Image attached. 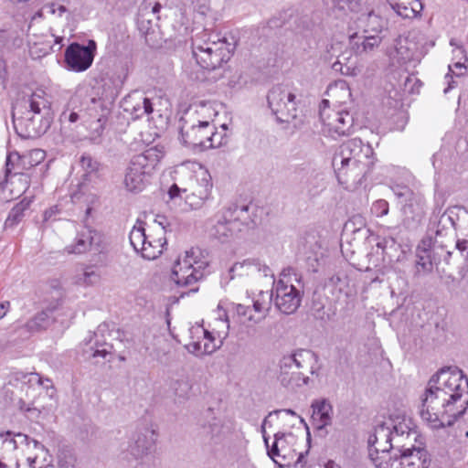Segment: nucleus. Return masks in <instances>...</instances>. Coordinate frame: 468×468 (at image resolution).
<instances>
[{
  "mask_svg": "<svg viewBox=\"0 0 468 468\" xmlns=\"http://www.w3.org/2000/svg\"><path fill=\"white\" fill-rule=\"evenodd\" d=\"M213 123L198 120L196 112L186 111L179 120V133L181 142L188 147L205 150Z\"/></svg>",
  "mask_w": 468,
  "mask_h": 468,
  "instance_id": "6",
  "label": "nucleus"
},
{
  "mask_svg": "<svg viewBox=\"0 0 468 468\" xmlns=\"http://www.w3.org/2000/svg\"><path fill=\"white\" fill-rule=\"evenodd\" d=\"M238 223L233 221L230 212L223 208L210 219L209 234L213 238L225 242L239 233Z\"/></svg>",
  "mask_w": 468,
  "mask_h": 468,
  "instance_id": "17",
  "label": "nucleus"
},
{
  "mask_svg": "<svg viewBox=\"0 0 468 468\" xmlns=\"http://www.w3.org/2000/svg\"><path fill=\"white\" fill-rule=\"evenodd\" d=\"M155 223H157L163 231V233L167 232L168 230L171 231V226L167 221V218L164 216H157L155 218Z\"/></svg>",
  "mask_w": 468,
  "mask_h": 468,
  "instance_id": "62",
  "label": "nucleus"
},
{
  "mask_svg": "<svg viewBox=\"0 0 468 468\" xmlns=\"http://www.w3.org/2000/svg\"><path fill=\"white\" fill-rule=\"evenodd\" d=\"M163 156V151L157 147L148 148L133 156L124 174L125 188L129 192H141L145 187L147 176L154 171Z\"/></svg>",
  "mask_w": 468,
  "mask_h": 468,
  "instance_id": "3",
  "label": "nucleus"
},
{
  "mask_svg": "<svg viewBox=\"0 0 468 468\" xmlns=\"http://www.w3.org/2000/svg\"><path fill=\"white\" fill-rule=\"evenodd\" d=\"M161 4L156 0H144L138 9L137 22L140 29L144 32H148L153 18L159 19V12L161 10Z\"/></svg>",
  "mask_w": 468,
  "mask_h": 468,
  "instance_id": "24",
  "label": "nucleus"
},
{
  "mask_svg": "<svg viewBox=\"0 0 468 468\" xmlns=\"http://www.w3.org/2000/svg\"><path fill=\"white\" fill-rule=\"evenodd\" d=\"M254 265H256L254 267L255 273L261 272L263 274V276H265V277H267V276L273 277V273L271 272V270L270 269V267L267 266L266 264H262L259 260L254 259Z\"/></svg>",
  "mask_w": 468,
  "mask_h": 468,
  "instance_id": "58",
  "label": "nucleus"
},
{
  "mask_svg": "<svg viewBox=\"0 0 468 468\" xmlns=\"http://www.w3.org/2000/svg\"><path fill=\"white\" fill-rule=\"evenodd\" d=\"M250 208L251 206L250 205L239 206L237 204H232L228 207H224L226 212L231 213L233 221L238 223V229L239 232L241 231L242 227H249L251 223L254 222L250 212Z\"/></svg>",
  "mask_w": 468,
  "mask_h": 468,
  "instance_id": "35",
  "label": "nucleus"
},
{
  "mask_svg": "<svg viewBox=\"0 0 468 468\" xmlns=\"http://www.w3.org/2000/svg\"><path fill=\"white\" fill-rule=\"evenodd\" d=\"M290 454V449L287 446L285 434L282 432H277L274 435V441L270 450H268V455L273 462L280 466L284 465L278 459L280 458L282 462H286Z\"/></svg>",
  "mask_w": 468,
  "mask_h": 468,
  "instance_id": "32",
  "label": "nucleus"
},
{
  "mask_svg": "<svg viewBox=\"0 0 468 468\" xmlns=\"http://www.w3.org/2000/svg\"><path fill=\"white\" fill-rule=\"evenodd\" d=\"M268 106L276 121L289 123L297 116L295 95L286 86L272 87L267 95Z\"/></svg>",
  "mask_w": 468,
  "mask_h": 468,
  "instance_id": "7",
  "label": "nucleus"
},
{
  "mask_svg": "<svg viewBox=\"0 0 468 468\" xmlns=\"http://www.w3.org/2000/svg\"><path fill=\"white\" fill-rule=\"evenodd\" d=\"M5 436L16 437L18 441V444L20 443V444L29 445V443H30V438L27 435L23 434L21 432L14 433L11 431H7L5 432H0V437H5Z\"/></svg>",
  "mask_w": 468,
  "mask_h": 468,
  "instance_id": "57",
  "label": "nucleus"
},
{
  "mask_svg": "<svg viewBox=\"0 0 468 468\" xmlns=\"http://www.w3.org/2000/svg\"><path fill=\"white\" fill-rule=\"evenodd\" d=\"M370 210L373 215L381 218L388 214L389 205L385 199H378L373 202Z\"/></svg>",
  "mask_w": 468,
  "mask_h": 468,
  "instance_id": "50",
  "label": "nucleus"
},
{
  "mask_svg": "<svg viewBox=\"0 0 468 468\" xmlns=\"http://www.w3.org/2000/svg\"><path fill=\"white\" fill-rule=\"evenodd\" d=\"M275 307L284 314H292L297 311L301 304V292L293 285L287 284L283 280H279L274 287Z\"/></svg>",
  "mask_w": 468,
  "mask_h": 468,
  "instance_id": "16",
  "label": "nucleus"
},
{
  "mask_svg": "<svg viewBox=\"0 0 468 468\" xmlns=\"http://www.w3.org/2000/svg\"><path fill=\"white\" fill-rule=\"evenodd\" d=\"M96 44L90 40L88 46L71 43L65 50V63L69 69L82 72L88 69L94 59Z\"/></svg>",
  "mask_w": 468,
  "mask_h": 468,
  "instance_id": "13",
  "label": "nucleus"
},
{
  "mask_svg": "<svg viewBox=\"0 0 468 468\" xmlns=\"http://www.w3.org/2000/svg\"><path fill=\"white\" fill-rule=\"evenodd\" d=\"M41 376L37 372L26 373L20 370H15L8 375V384L14 387L19 385H27L29 387L34 385V382H40Z\"/></svg>",
  "mask_w": 468,
  "mask_h": 468,
  "instance_id": "38",
  "label": "nucleus"
},
{
  "mask_svg": "<svg viewBox=\"0 0 468 468\" xmlns=\"http://www.w3.org/2000/svg\"><path fill=\"white\" fill-rule=\"evenodd\" d=\"M254 259H247L241 262L234 263L227 273L221 277V284L227 285L236 276L250 275L255 273Z\"/></svg>",
  "mask_w": 468,
  "mask_h": 468,
  "instance_id": "34",
  "label": "nucleus"
},
{
  "mask_svg": "<svg viewBox=\"0 0 468 468\" xmlns=\"http://www.w3.org/2000/svg\"><path fill=\"white\" fill-rule=\"evenodd\" d=\"M456 51L460 55L463 56V58H464V61L463 62L458 61V62L453 63L452 65H450L449 70L455 76L461 77V76L464 75V73L466 72L467 68H466L465 62L468 60V58L465 55V50L463 47H459Z\"/></svg>",
  "mask_w": 468,
  "mask_h": 468,
  "instance_id": "48",
  "label": "nucleus"
},
{
  "mask_svg": "<svg viewBox=\"0 0 468 468\" xmlns=\"http://www.w3.org/2000/svg\"><path fill=\"white\" fill-rule=\"evenodd\" d=\"M273 297V291L269 294L268 292H261L256 300L253 301V310L261 314V317L264 318L269 310L271 309V301Z\"/></svg>",
  "mask_w": 468,
  "mask_h": 468,
  "instance_id": "42",
  "label": "nucleus"
},
{
  "mask_svg": "<svg viewBox=\"0 0 468 468\" xmlns=\"http://www.w3.org/2000/svg\"><path fill=\"white\" fill-rule=\"evenodd\" d=\"M50 321L49 312L41 311L37 313L30 321L27 323V326L30 330H40L46 328Z\"/></svg>",
  "mask_w": 468,
  "mask_h": 468,
  "instance_id": "45",
  "label": "nucleus"
},
{
  "mask_svg": "<svg viewBox=\"0 0 468 468\" xmlns=\"http://www.w3.org/2000/svg\"><path fill=\"white\" fill-rule=\"evenodd\" d=\"M150 238L149 236L145 247H143L142 257L146 260H155L163 253L164 248L167 242L164 236H160L156 239Z\"/></svg>",
  "mask_w": 468,
  "mask_h": 468,
  "instance_id": "37",
  "label": "nucleus"
},
{
  "mask_svg": "<svg viewBox=\"0 0 468 468\" xmlns=\"http://www.w3.org/2000/svg\"><path fill=\"white\" fill-rule=\"evenodd\" d=\"M101 275L98 271L93 270L92 266H88L85 268L83 272V282L86 285H93L100 282Z\"/></svg>",
  "mask_w": 468,
  "mask_h": 468,
  "instance_id": "52",
  "label": "nucleus"
},
{
  "mask_svg": "<svg viewBox=\"0 0 468 468\" xmlns=\"http://www.w3.org/2000/svg\"><path fill=\"white\" fill-rule=\"evenodd\" d=\"M444 202H445V198H444V196L441 193H438V194H435V197H434V210H433V214L435 213H438L440 214L441 210V207H443L444 205Z\"/></svg>",
  "mask_w": 468,
  "mask_h": 468,
  "instance_id": "61",
  "label": "nucleus"
},
{
  "mask_svg": "<svg viewBox=\"0 0 468 468\" xmlns=\"http://www.w3.org/2000/svg\"><path fill=\"white\" fill-rule=\"evenodd\" d=\"M373 149L367 144H364L359 138H354L343 143L338 151L335 154L332 165H338L343 162L365 160V162H373Z\"/></svg>",
  "mask_w": 468,
  "mask_h": 468,
  "instance_id": "14",
  "label": "nucleus"
},
{
  "mask_svg": "<svg viewBox=\"0 0 468 468\" xmlns=\"http://www.w3.org/2000/svg\"><path fill=\"white\" fill-rule=\"evenodd\" d=\"M391 190L401 204L417 193L411 190L408 186L402 184L391 186Z\"/></svg>",
  "mask_w": 468,
  "mask_h": 468,
  "instance_id": "47",
  "label": "nucleus"
},
{
  "mask_svg": "<svg viewBox=\"0 0 468 468\" xmlns=\"http://www.w3.org/2000/svg\"><path fill=\"white\" fill-rule=\"evenodd\" d=\"M16 107H13L12 119L16 133L23 138H34L44 134L50 127L49 114H30L16 116Z\"/></svg>",
  "mask_w": 468,
  "mask_h": 468,
  "instance_id": "12",
  "label": "nucleus"
},
{
  "mask_svg": "<svg viewBox=\"0 0 468 468\" xmlns=\"http://www.w3.org/2000/svg\"><path fill=\"white\" fill-rule=\"evenodd\" d=\"M360 27H363L364 34L379 35L384 28V19L377 15L373 10H367L357 18Z\"/></svg>",
  "mask_w": 468,
  "mask_h": 468,
  "instance_id": "31",
  "label": "nucleus"
},
{
  "mask_svg": "<svg viewBox=\"0 0 468 468\" xmlns=\"http://www.w3.org/2000/svg\"><path fill=\"white\" fill-rule=\"evenodd\" d=\"M346 277L344 274L336 273V274H334L332 277H330L329 282L332 285L338 286L339 290L342 291L343 290L342 285L346 284Z\"/></svg>",
  "mask_w": 468,
  "mask_h": 468,
  "instance_id": "60",
  "label": "nucleus"
},
{
  "mask_svg": "<svg viewBox=\"0 0 468 468\" xmlns=\"http://www.w3.org/2000/svg\"><path fill=\"white\" fill-rule=\"evenodd\" d=\"M138 226H134L130 232L129 239L132 247L136 252L143 254V247H145L146 240L149 236H146L145 229L143 227V222L138 221Z\"/></svg>",
  "mask_w": 468,
  "mask_h": 468,
  "instance_id": "40",
  "label": "nucleus"
},
{
  "mask_svg": "<svg viewBox=\"0 0 468 468\" xmlns=\"http://www.w3.org/2000/svg\"><path fill=\"white\" fill-rule=\"evenodd\" d=\"M392 9L403 18L415 17L422 8L419 0H387Z\"/></svg>",
  "mask_w": 468,
  "mask_h": 468,
  "instance_id": "33",
  "label": "nucleus"
},
{
  "mask_svg": "<svg viewBox=\"0 0 468 468\" xmlns=\"http://www.w3.org/2000/svg\"><path fill=\"white\" fill-rule=\"evenodd\" d=\"M393 421H384L375 427L374 433L368 438V455L378 468V463L388 461L392 455Z\"/></svg>",
  "mask_w": 468,
  "mask_h": 468,
  "instance_id": "8",
  "label": "nucleus"
},
{
  "mask_svg": "<svg viewBox=\"0 0 468 468\" xmlns=\"http://www.w3.org/2000/svg\"><path fill=\"white\" fill-rule=\"evenodd\" d=\"M324 188V176L322 174H311L306 181V191L310 197H314Z\"/></svg>",
  "mask_w": 468,
  "mask_h": 468,
  "instance_id": "43",
  "label": "nucleus"
},
{
  "mask_svg": "<svg viewBox=\"0 0 468 468\" xmlns=\"http://www.w3.org/2000/svg\"><path fill=\"white\" fill-rule=\"evenodd\" d=\"M367 0H332V6L334 9L342 12H355L359 13L362 11V6L366 5Z\"/></svg>",
  "mask_w": 468,
  "mask_h": 468,
  "instance_id": "41",
  "label": "nucleus"
},
{
  "mask_svg": "<svg viewBox=\"0 0 468 468\" xmlns=\"http://www.w3.org/2000/svg\"><path fill=\"white\" fill-rule=\"evenodd\" d=\"M317 361L318 356L310 349L298 348L285 354L278 362L277 379L282 387L291 390L307 386L311 379L304 371L318 376Z\"/></svg>",
  "mask_w": 468,
  "mask_h": 468,
  "instance_id": "2",
  "label": "nucleus"
},
{
  "mask_svg": "<svg viewBox=\"0 0 468 468\" xmlns=\"http://www.w3.org/2000/svg\"><path fill=\"white\" fill-rule=\"evenodd\" d=\"M80 165L87 172H93L98 169V162L93 160L90 155H82L80 158Z\"/></svg>",
  "mask_w": 468,
  "mask_h": 468,
  "instance_id": "55",
  "label": "nucleus"
},
{
  "mask_svg": "<svg viewBox=\"0 0 468 468\" xmlns=\"http://www.w3.org/2000/svg\"><path fill=\"white\" fill-rule=\"evenodd\" d=\"M121 107L133 120L148 116L154 111L151 100L144 93L138 90H134L125 96L121 102Z\"/></svg>",
  "mask_w": 468,
  "mask_h": 468,
  "instance_id": "19",
  "label": "nucleus"
},
{
  "mask_svg": "<svg viewBox=\"0 0 468 468\" xmlns=\"http://www.w3.org/2000/svg\"><path fill=\"white\" fill-rule=\"evenodd\" d=\"M28 110L25 114H49V101L45 98L43 92H34L25 101Z\"/></svg>",
  "mask_w": 468,
  "mask_h": 468,
  "instance_id": "36",
  "label": "nucleus"
},
{
  "mask_svg": "<svg viewBox=\"0 0 468 468\" xmlns=\"http://www.w3.org/2000/svg\"><path fill=\"white\" fill-rule=\"evenodd\" d=\"M431 457L428 451L411 444L402 452H394L388 461L378 463V468H429Z\"/></svg>",
  "mask_w": 468,
  "mask_h": 468,
  "instance_id": "10",
  "label": "nucleus"
},
{
  "mask_svg": "<svg viewBox=\"0 0 468 468\" xmlns=\"http://www.w3.org/2000/svg\"><path fill=\"white\" fill-rule=\"evenodd\" d=\"M352 50V48L346 50L337 57V59L332 64L334 71L348 77H356L360 74L361 68L358 66L357 58L353 56Z\"/></svg>",
  "mask_w": 468,
  "mask_h": 468,
  "instance_id": "23",
  "label": "nucleus"
},
{
  "mask_svg": "<svg viewBox=\"0 0 468 468\" xmlns=\"http://www.w3.org/2000/svg\"><path fill=\"white\" fill-rule=\"evenodd\" d=\"M436 255L435 248L431 247V240H422L421 244L417 247V266L425 271H431L433 264L440 262V259Z\"/></svg>",
  "mask_w": 468,
  "mask_h": 468,
  "instance_id": "27",
  "label": "nucleus"
},
{
  "mask_svg": "<svg viewBox=\"0 0 468 468\" xmlns=\"http://www.w3.org/2000/svg\"><path fill=\"white\" fill-rule=\"evenodd\" d=\"M106 122H98V120L90 121L89 123H85L92 131L94 138L100 137L104 130Z\"/></svg>",
  "mask_w": 468,
  "mask_h": 468,
  "instance_id": "56",
  "label": "nucleus"
},
{
  "mask_svg": "<svg viewBox=\"0 0 468 468\" xmlns=\"http://www.w3.org/2000/svg\"><path fill=\"white\" fill-rule=\"evenodd\" d=\"M156 440L154 430L144 428L136 431L128 441L126 449L122 450L121 458L130 466L137 468L144 456L151 452Z\"/></svg>",
  "mask_w": 468,
  "mask_h": 468,
  "instance_id": "9",
  "label": "nucleus"
},
{
  "mask_svg": "<svg viewBox=\"0 0 468 468\" xmlns=\"http://www.w3.org/2000/svg\"><path fill=\"white\" fill-rule=\"evenodd\" d=\"M320 119L323 123V133L333 138L348 136L355 130L354 116L347 111L323 109L320 111Z\"/></svg>",
  "mask_w": 468,
  "mask_h": 468,
  "instance_id": "11",
  "label": "nucleus"
},
{
  "mask_svg": "<svg viewBox=\"0 0 468 468\" xmlns=\"http://www.w3.org/2000/svg\"><path fill=\"white\" fill-rule=\"evenodd\" d=\"M426 202L420 193H416L403 202L401 222L407 229H416L425 215Z\"/></svg>",
  "mask_w": 468,
  "mask_h": 468,
  "instance_id": "18",
  "label": "nucleus"
},
{
  "mask_svg": "<svg viewBox=\"0 0 468 468\" xmlns=\"http://www.w3.org/2000/svg\"><path fill=\"white\" fill-rule=\"evenodd\" d=\"M392 429V454L394 452L400 453L402 450L410 449V445L413 444L412 441L416 440V431H412L407 424L401 422L394 424Z\"/></svg>",
  "mask_w": 468,
  "mask_h": 468,
  "instance_id": "22",
  "label": "nucleus"
},
{
  "mask_svg": "<svg viewBox=\"0 0 468 468\" xmlns=\"http://www.w3.org/2000/svg\"><path fill=\"white\" fill-rule=\"evenodd\" d=\"M416 49V43L407 37H399L395 40L391 55L399 64H407L415 59Z\"/></svg>",
  "mask_w": 468,
  "mask_h": 468,
  "instance_id": "26",
  "label": "nucleus"
},
{
  "mask_svg": "<svg viewBox=\"0 0 468 468\" xmlns=\"http://www.w3.org/2000/svg\"><path fill=\"white\" fill-rule=\"evenodd\" d=\"M80 112H83L85 123L90 121L98 120V122H107L109 109L105 106V102L101 98H87L81 104Z\"/></svg>",
  "mask_w": 468,
  "mask_h": 468,
  "instance_id": "20",
  "label": "nucleus"
},
{
  "mask_svg": "<svg viewBox=\"0 0 468 468\" xmlns=\"http://www.w3.org/2000/svg\"><path fill=\"white\" fill-rule=\"evenodd\" d=\"M172 388L176 396L180 399H186L191 389V387L186 380H176L173 383Z\"/></svg>",
  "mask_w": 468,
  "mask_h": 468,
  "instance_id": "51",
  "label": "nucleus"
},
{
  "mask_svg": "<svg viewBox=\"0 0 468 468\" xmlns=\"http://www.w3.org/2000/svg\"><path fill=\"white\" fill-rule=\"evenodd\" d=\"M61 120L68 121L70 123H74L80 120L83 124H85V119L83 117V112H75L74 110H66L61 113L60 116Z\"/></svg>",
  "mask_w": 468,
  "mask_h": 468,
  "instance_id": "54",
  "label": "nucleus"
},
{
  "mask_svg": "<svg viewBox=\"0 0 468 468\" xmlns=\"http://www.w3.org/2000/svg\"><path fill=\"white\" fill-rule=\"evenodd\" d=\"M14 39L15 32L0 30V58L3 57L4 49L10 48V44Z\"/></svg>",
  "mask_w": 468,
  "mask_h": 468,
  "instance_id": "53",
  "label": "nucleus"
},
{
  "mask_svg": "<svg viewBox=\"0 0 468 468\" xmlns=\"http://www.w3.org/2000/svg\"><path fill=\"white\" fill-rule=\"evenodd\" d=\"M314 416H318L321 425L319 429L331 424L332 406L326 400L315 401L312 404Z\"/></svg>",
  "mask_w": 468,
  "mask_h": 468,
  "instance_id": "39",
  "label": "nucleus"
},
{
  "mask_svg": "<svg viewBox=\"0 0 468 468\" xmlns=\"http://www.w3.org/2000/svg\"><path fill=\"white\" fill-rule=\"evenodd\" d=\"M381 42V37L376 34H364L359 35L355 33L350 36L351 48L356 53L368 52L378 47Z\"/></svg>",
  "mask_w": 468,
  "mask_h": 468,
  "instance_id": "28",
  "label": "nucleus"
},
{
  "mask_svg": "<svg viewBox=\"0 0 468 468\" xmlns=\"http://www.w3.org/2000/svg\"><path fill=\"white\" fill-rule=\"evenodd\" d=\"M90 250L95 251L93 255L95 264L106 267L110 261V240L102 232L87 225L78 231L74 241L64 249L68 254H82Z\"/></svg>",
  "mask_w": 468,
  "mask_h": 468,
  "instance_id": "4",
  "label": "nucleus"
},
{
  "mask_svg": "<svg viewBox=\"0 0 468 468\" xmlns=\"http://www.w3.org/2000/svg\"><path fill=\"white\" fill-rule=\"evenodd\" d=\"M378 248L382 250V254L384 257V260L386 257L388 259L389 261H392V255L390 254L391 250H397V244L394 239H383L382 240L378 241L377 244Z\"/></svg>",
  "mask_w": 468,
  "mask_h": 468,
  "instance_id": "49",
  "label": "nucleus"
},
{
  "mask_svg": "<svg viewBox=\"0 0 468 468\" xmlns=\"http://www.w3.org/2000/svg\"><path fill=\"white\" fill-rule=\"evenodd\" d=\"M33 201V197H24L16 203L9 211L8 216L4 223V229H15L26 217L27 211L29 209Z\"/></svg>",
  "mask_w": 468,
  "mask_h": 468,
  "instance_id": "30",
  "label": "nucleus"
},
{
  "mask_svg": "<svg viewBox=\"0 0 468 468\" xmlns=\"http://www.w3.org/2000/svg\"><path fill=\"white\" fill-rule=\"evenodd\" d=\"M186 349L188 350L189 353L194 354L196 356L204 355L202 352V350H203L202 344L199 341H194V342L189 343L186 346Z\"/></svg>",
  "mask_w": 468,
  "mask_h": 468,
  "instance_id": "59",
  "label": "nucleus"
},
{
  "mask_svg": "<svg viewBox=\"0 0 468 468\" xmlns=\"http://www.w3.org/2000/svg\"><path fill=\"white\" fill-rule=\"evenodd\" d=\"M103 326L100 325L90 340L85 343L88 348L84 352L89 355V357L101 356L106 358L107 356L112 355L113 352V346L103 339Z\"/></svg>",
  "mask_w": 468,
  "mask_h": 468,
  "instance_id": "21",
  "label": "nucleus"
},
{
  "mask_svg": "<svg viewBox=\"0 0 468 468\" xmlns=\"http://www.w3.org/2000/svg\"><path fill=\"white\" fill-rule=\"evenodd\" d=\"M236 312L239 315L241 316H248L249 320H252V317L250 315V306H246L243 304H237L236 306Z\"/></svg>",
  "mask_w": 468,
  "mask_h": 468,
  "instance_id": "63",
  "label": "nucleus"
},
{
  "mask_svg": "<svg viewBox=\"0 0 468 468\" xmlns=\"http://www.w3.org/2000/svg\"><path fill=\"white\" fill-rule=\"evenodd\" d=\"M213 184L211 176L207 171L200 173L197 177L196 186L193 187L194 196L197 197V201H191V208L197 209L210 197Z\"/></svg>",
  "mask_w": 468,
  "mask_h": 468,
  "instance_id": "25",
  "label": "nucleus"
},
{
  "mask_svg": "<svg viewBox=\"0 0 468 468\" xmlns=\"http://www.w3.org/2000/svg\"><path fill=\"white\" fill-rule=\"evenodd\" d=\"M222 131L218 132L213 124V130L208 135L207 143L205 144V149L218 148L228 143V138L225 133V125L221 126Z\"/></svg>",
  "mask_w": 468,
  "mask_h": 468,
  "instance_id": "44",
  "label": "nucleus"
},
{
  "mask_svg": "<svg viewBox=\"0 0 468 468\" xmlns=\"http://www.w3.org/2000/svg\"><path fill=\"white\" fill-rule=\"evenodd\" d=\"M192 56L205 70L219 69L231 58L235 46L220 32L204 29L191 37Z\"/></svg>",
  "mask_w": 468,
  "mask_h": 468,
  "instance_id": "1",
  "label": "nucleus"
},
{
  "mask_svg": "<svg viewBox=\"0 0 468 468\" xmlns=\"http://www.w3.org/2000/svg\"><path fill=\"white\" fill-rule=\"evenodd\" d=\"M458 207L447 208L438 218L436 222L432 223L431 229L434 230L436 236L446 235L452 229H457L456 219L458 214L456 212Z\"/></svg>",
  "mask_w": 468,
  "mask_h": 468,
  "instance_id": "29",
  "label": "nucleus"
},
{
  "mask_svg": "<svg viewBox=\"0 0 468 468\" xmlns=\"http://www.w3.org/2000/svg\"><path fill=\"white\" fill-rule=\"evenodd\" d=\"M209 272L208 260L198 248H192L186 251L183 259L179 258L176 261L171 279L180 287H189L204 279Z\"/></svg>",
  "mask_w": 468,
  "mask_h": 468,
  "instance_id": "5",
  "label": "nucleus"
},
{
  "mask_svg": "<svg viewBox=\"0 0 468 468\" xmlns=\"http://www.w3.org/2000/svg\"><path fill=\"white\" fill-rule=\"evenodd\" d=\"M374 162L357 161L343 162L338 165H333L338 183L348 187V185H358L362 183Z\"/></svg>",
  "mask_w": 468,
  "mask_h": 468,
  "instance_id": "15",
  "label": "nucleus"
},
{
  "mask_svg": "<svg viewBox=\"0 0 468 468\" xmlns=\"http://www.w3.org/2000/svg\"><path fill=\"white\" fill-rule=\"evenodd\" d=\"M185 7L200 15H206L209 11V0H179Z\"/></svg>",
  "mask_w": 468,
  "mask_h": 468,
  "instance_id": "46",
  "label": "nucleus"
},
{
  "mask_svg": "<svg viewBox=\"0 0 468 468\" xmlns=\"http://www.w3.org/2000/svg\"><path fill=\"white\" fill-rule=\"evenodd\" d=\"M456 249L462 253L463 254L464 252H466V254L464 255L465 258H468V240L467 239H458L457 242H456Z\"/></svg>",
  "mask_w": 468,
  "mask_h": 468,
  "instance_id": "64",
  "label": "nucleus"
}]
</instances>
